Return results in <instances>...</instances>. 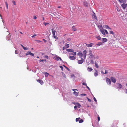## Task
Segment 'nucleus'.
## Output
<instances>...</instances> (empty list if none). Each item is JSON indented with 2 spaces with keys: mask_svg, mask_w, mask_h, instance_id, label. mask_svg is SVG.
Returning a JSON list of instances; mask_svg holds the SVG:
<instances>
[{
  "mask_svg": "<svg viewBox=\"0 0 127 127\" xmlns=\"http://www.w3.org/2000/svg\"><path fill=\"white\" fill-rule=\"evenodd\" d=\"M63 75L64 77V78L66 77V75L64 73L63 74Z\"/></svg>",
  "mask_w": 127,
  "mask_h": 127,
  "instance_id": "obj_45",
  "label": "nucleus"
},
{
  "mask_svg": "<svg viewBox=\"0 0 127 127\" xmlns=\"http://www.w3.org/2000/svg\"><path fill=\"white\" fill-rule=\"evenodd\" d=\"M110 79L112 82L114 83H115L116 82V80L114 77H110Z\"/></svg>",
  "mask_w": 127,
  "mask_h": 127,
  "instance_id": "obj_5",
  "label": "nucleus"
},
{
  "mask_svg": "<svg viewBox=\"0 0 127 127\" xmlns=\"http://www.w3.org/2000/svg\"><path fill=\"white\" fill-rule=\"evenodd\" d=\"M55 59L57 61L60 60L61 61H62V60L61 58L59 57L58 56H56L55 57Z\"/></svg>",
  "mask_w": 127,
  "mask_h": 127,
  "instance_id": "obj_8",
  "label": "nucleus"
},
{
  "mask_svg": "<svg viewBox=\"0 0 127 127\" xmlns=\"http://www.w3.org/2000/svg\"><path fill=\"white\" fill-rule=\"evenodd\" d=\"M36 36V34H34L33 36H32V38L34 37L35 36Z\"/></svg>",
  "mask_w": 127,
  "mask_h": 127,
  "instance_id": "obj_53",
  "label": "nucleus"
},
{
  "mask_svg": "<svg viewBox=\"0 0 127 127\" xmlns=\"http://www.w3.org/2000/svg\"><path fill=\"white\" fill-rule=\"evenodd\" d=\"M66 51H67L69 52H74V50L72 49H68L66 50Z\"/></svg>",
  "mask_w": 127,
  "mask_h": 127,
  "instance_id": "obj_22",
  "label": "nucleus"
},
{
  "mask_svg": "<svg viewBox=\"0 0 127 127\" xmlns=\"http://www.w3.org/2000/svg\"><path fill=\"white\" fill-rule=\"evenodd\" d=\"M106 82L107 83V84L109 85H110L111 84V81L108 78L106 79Z\"/></svg>",
  "mask_w": 127,
  "mask_h": 127,
  "instance_id": "obj_3",
  "label": "nucleus"
},
{
  "mask_svg": "<svg viewBox=\"0 0 127 127\" xmlns=\"http://www.w3.org/2000/svg\"><path fill=\"white\" fill-rule=\"evenodd\" d=\"M83 122V120L82 119H81L79 121V123H82Z\"/></svg>",
  "mask_w": 127,
  "mask_h": 127,
  "instance_id": "obj_35",
  "label": "nucleus"
},
{
  "mask_svg": "<svg viewBox=\"0 0 127 127\" xmlns=\"http://www.w3.org/2000/svg\"><path fill=\"white\" fill-rule=\"evenodd\" d=\"M109 33L110 34H112L113 35L114 34V33L113 31H109Z\"/></svg>",
  "mask_w": 127,
  "mask_h": 127,
  "instance_id": "obj_29",
  "label": "nucleus"
},
{
  "mask_svg": "<svg viewBox=\"0 0 127 127\" xmlns=\"http://www.w3.org/2000/svg\"><path fill=\"white\" fill-rule=\"evenodd\" d=\"M69 47V44H67L66 45H65V48H68Z\"/></svg>",
  "mask_w": 127,
  "mask_h": 127,
  "instance_id": "obj_36",
  "label": "nucleus"
},
{
  "mask_svg": "<svg viewBox=\"0 0 127 127\" xmlns=\"http://www.w3.org/2000/svg\"><path fill=\"white\" fill-rule=\"evenodd\" d=\"M89 56V58L91 59H95V57L94 55H93L92 53V50H89V53L88 54Z\"/></svg>",
  "mask_w": 127,
  "mask_h": 127,
  "instance_id": "obj_2",
  "label": "nucleus"
},
{
  "mask_svg": "<svg viewBox=\"0 0 127 127\" xmlns=\"http://www.w3.org/2000/svg\"><path fill=\"white\" fill-rule=\"evenodd\" d=\"M125 92L126 94H127V88L126 89Z\"/></svg>",
  "mask_w": 127,
  "mask_h": 127,
  "instance_id": "obj_62",
  "label": "nucleus"
},
{
  "mask_svg": "<svg viewBox=\"0 0 127 127\" xmlns=\"http://www.w3.org/2000/svg\"><path fill=\"white\" fill-rule=\"evenodd\" d=\"M91 63L92 64H94V62L93 60H91L90 61Z\"/></svg>",
  "mask_w": 127,
  "mask_h": 127,
  "instance_id": "obj_44",
  "label": "nucleus"
},
{
  "mask_svg": "<svg viewBox=\"0 0 127 127\" xmlns=\"http://www.w3.org/2000/svg\"><path fill=\"white\" fill-rule=\"evenodd\" d=\"M86 53L87 51L85 50H84L83 52V53L82 54L83 57L84 59H85L86 56Z\"/></svg>",
  "mask_w": 127,
  "mask_h": 127,
  "instance_id": "obj_4",
  "label": "nucleus"
},
{
  "mask_svg": "<svg viewBox=\"0 0 127 127\" xmlns=\"http://www.w3.org/2000/svg\"><path fill=\"white\" fill-rule=\"evenodd\" d=\"M37 81L41 85H42L43 84V82L42 80L38 79L37 80Z\"/></svg>",
  "mask_w": 127,
  "mask_h": 127,
  "instance_id": "obj_7",
  "label": "nucleus"
},
{
  "mask_svg": "<svg viewBox=\"0 0 127 127\" xmlns=\"http://www.w3.org/2000/svg\"><path fill=\"white\" fill-rule=\"evenodd\" d=\"M82 84L83 85H85V86H87V84H86V83H85V82H83L82 83Z\"/></svg>",
  "mask_w": 127,
  "mask_h": 127,
  "instance_id": "obj_49",
  "label": "nucleus"
},
{
  "mask_svg": "<svg viewBox=\"0 0 127 127\" xmlns=\"http://www.w3.org/2000/svg\"><path fill=\"white\" fill-rule=\"evenodd\" d=\"M81 95H83V96H86L87 95L85 94H81Z\"/></svg>",
  "mask_w": 127,
  "mask_h": 127,
  "instance_id": "obj_50",
  "label": "nucleus"
},
{
  "mask_svg": "<svg viewBox=\"0 0 127 127\" xmlns=\"http://www.w3.org/2000/svg\"><path fill=\"white\" fill-rule=\"evenodd\" d=\"M118 0L120 2L123 3L124 2V0Z\"/></svg>",
  "mask_w": 127,
  "mask_h": 127,
  "instance_id": "obj_38",
  "label": "nucleus"
},
{
  "mask_svg": "<svg viewBox=\"0 0 127 127\" xmlns=\"http://www.w3.org/2000/svg\"><path fill=\"white\" fill-rule=\"evenodd\" d=\"M93 18L94 19H95L96 20H97V19L96 16L95 15V14L94 15H93Z\"/></svg>",
  "mask_w": 127,
  "mask_h": 127,
  "instance_id": "obj_30",
  "label": "nucleus"
},
{
  "mask_svg": "<svg viewBox=\"0 0 127 127\" xmlns=\"http://www.w3.org/2000/svg\"><path fill=\"white\" fill-rule=\"evenodd\" d=\"M43 23L45 26H46L47 24H49V23H46L45 22H44Z\"/></svg>",
  "mask_w": 127,
  "mask_h": 127,
  "instance_id": "obj_40",
  "label": "nucleus"
},
{
  "mask_svg": "<svg viewBox=\"0 0 127 127\" xmlns=\"http://www.w3.org/2000/svg\"><path fill=\"white\" fill-rule=\"evenodd\" d=\"M5 4L7 8V9H8V5L7 3V2H5Z\"/></svg>",
  "mask_w": 127,
  "mask_h": 127,
  "instance_id": "obj_34",
  "label": "nucleus"
},
{
  "mask_svg": "<svg viewBox=\"0 0 127 127\" xmlns=\"http://www.w3.org/2000/svg\"><path fill=\"white\" fill-rule=\"evenodd\" d=\"M44 57L45 58H46L47 59H48V56H47V55L44 56Z\"/></svg>",
  "mask_w": 127,
  "mask_h": 127,
  "instance_id": "obj_48",
  "label": "nucleus"
},
{
  "mask_svg": "<svg viewBox=\"0 0 127 127\" xmlns=\"http://www.w3.org/2000/svg\"><path fill=\"white\" fill-rule=\"evenodd\" d=\"M100 27L102 28V29H101L100 30V32L103 35L106 36V34H107L108 33V32L107 31L106 29L104 30L102 28V25H101Z\"/></svg>",
  "mask_w": 127,
  "mask_h": 127,
  "instance_id": "obj_1",
  "label": "nucleus"
},
{
  "mask_svg": "<svg viewBox=\"0 0 127 127\" xmlns=\"http://www.w3.org/2000/svg\"><path fill=\"white\" fill-rule=\"evenodd\" d=\"M45 77H47L48 76V75H49V73L47 72L45 73Z\"/></svg>",
  "mask_w": 127,
  "mask_h": 127,
  "instance_id": "obj_31",
  "label": "nucleus"
},
{
  "mask_svg": "<svg viewBox=\"0 0 127 127\" xmlns=\"http://www.w3.org/2000/svg\"><path fill=\"white\" fill-rule=\"evenodd\" d=\"M74 94L76 96H77L78 95V93L76 91H74L73 92Z\"/></svg>",
  "mask_w": 127,
  "mask_h": 127,
  "instance_id": "obj_24",
  "label": "nucleus"
},
{
  "mask_svg": "<svg viewBox=\"0 0 127 127\" xmlns=\"http://www.w3.org/2000/svg\"><path fill=\"white\" fill-rule=\"evenodd\" d=\"M63 65L64 66V67L67 70H68V71H70V69L67 67L66 66H65L64 65Z\"/></svg>",
  "mask_w": 127,
  "mask_h": 127,
  "instance_id": "obj_32",
  "label": "nucleus"
},
{
  "mask_svg": "<svg viewBox=\"0 0 127 127\" xmlns=\"http://www.w3.org/2000/svg\"><path fill=\"white\" fill-rule=\"evenodd\" d=\"M87 98L88 99V101L89 102H91V101L90 99H89L88 98Z\"/></svg>",
  "mask_w": 127,
  "mask_h": 127,
  "instance_id": "obj_56",
  "label": "nucleus"
},
{
  "mask_svg": "<svg viewBox=\"0 0 127 127\" xmlns=\"http://www.w3.org/2000/svg\"><path fill=\"white\" fill-rule=\"evenodd\" d=\"M93 99L96 102H97V101L96 100V98L95 97H94V98H93Z\"/></svg>",
  "mask_w": 127,
  "mask_h": 127,
  "instance_id": "obj_52",
  "label": "nucleus"
},
{
  "mask_svg": "<svg viewBox=\"0 0 127 127\" xmlns=\"http://www.w3.org/2000/svg\"><path fill=\"white\" fill-rule=\"evenodd\" d=\"M83 5L86 7H88V3L87 2H83Z\"/></svg>",
  "mask_w": 127,
  "mask_h": 127,
  "instance_id": "obj_17",
  "label": "nucleus"
},
{
  "mask_svg": "<svg viewBox=\"0 0 127 127\" xmlns=\"http://www.w3.org/2000/svg\"><path fill=\"white\" fill-rule=\"evenodd\" d=\"M71 77H74V75H71Z\"/></svg>",
  "mask_w": 127,
  "mask_h": 127,
  "instance_id": "obj_63",
  "label": "nucleus"
},
{
  "mask_svg": "<svg viewBox=\"0 0 127 127\" xmlns=\"http://www.w3.org/2000/svg\"><path fill=\"white\" fill-rule=\"evenodd\" d=\"M98 121H99L100 120V118L99 116H98Z\"/></svg>",
  "mask_w": 127,
  "mask_h": 127,
  "instance_id": "obj_54",
  "label": "nucleus"
},
{
  "mask_svg": "<svg viewBox=\"0 0 127 127\" xmlns=\"http://www.w3.org/2000/svg\"><path fill=\"white\" fill-rule=\"evenodd\" d=\"M19 56L20 57H22L23 56L22 54L21 53H20L19 54Z\"/></svg>",
  "mask_w": 127,
  "mask_h": 127,
  "instance_id": "obj_43",
  "label": "nucleus"
},
{
  "mask_svg": "<svg viewBox=\"0 0 127 127\" xmlns=\"http://www.w3.org/2000/svg\"><path fill=\"white\" fill-rule=\"evenodd\" d=\"M80 119V117L76 118V121L77 122V121H78Z\"/></svg>",
  "mask_w": 127,
  "mask_h": 127,
  "instance_id": "obj_37",
  "label": "nucleus"
},
{
  "mask_svg": "<svg viewBox=\"0 0 127 127\" xmlns=\"http://www.w3.org/2000/svg\"><path fill=\"white\" fill-rule=\"evenodd\" d=\"M76 105L77 107L78 108H80L81 106V105L78 103H76Z\"/></svg>",
  "mask_w": 127,
  "mask_h": 127,
  "instance_id": "obj_26",
  "label": "nucleus"
},
{
  "mask_svg": "<svg viewBox=\"0 0 127 127\" xmlns=\"http://www.w3.org/2000/svg\"><path fill=\"white\" fill-rule=\"evenodd\" d=\"M121 6L124 9H125L127 6V4H122Z\"/></svg>",
  "mask_w": 127,
  "mask_h": 127,
  "instance_id": "obj_13",
  "label": "nucleus"
},
{
  "mask_svg": "<svg viewBox=\"0 0 127 127\" xmlns=\"http://www.w3.org/2000/svg\"><path fill=\"white\" fill-rule=\"evenodd\" d=\"M60 67L61 69L63 71L64 70V68L61 66H60Z\"/></svg>",
  "mask_w": 127,
  "mask_h": 127,
  "instance_id": "obj_42",
  "label": "nucleus"
},
{
  "mask_svg": "<svg viewBox=\"0 0 127 127\" xmlns=\"http://www.w3.org/2000/svg\"><path fill=\"white\" fill-rule=\"evenodd\" d=\"M102 41L103 42V43L106 42L108 41V40L107 39L105 38H102Z\"/></svg>",
  "mask_w": 127,
  "mask_h": 127,
  "instance_id": "obj_16",
  "label": "nucleus"
},
{
  "mask_svg": "<svg viewBox=\"0 0 127 127\" xmlns=\"http://www.w3.org/2000/svg\"><path fill=\"white\" fill-rule=\"evenodd\" d=\"M43 40L44 41V42H47V41L45 39H43Z\"/></svg>",
  "mask_w": 127,
  "mask_h": 127,
  "instance_id": "obj_57",
  "label": "nucleus"
},
{
  "mask_svg": "<svg viewBox=\"0 0 127 127\" xmlns=\"http://www.w3.org/2000/svg\"><path fill=\"white\" fill-rule=\"evenodd\" d=\"M95 58H96L97 59H98V56H96L95 57Z\"/></svg>",
  "mask_w": 127,
  "mask_h": 127,
  "instance_id": "obj_59",
  "label": "nucleus"
},
{
  "mask_svg": "<svg viewBox=\"0 0 127 127\" xmlns=\"http://www.w3.org/2000/svg\"><path fill=\"white\" fill-rule=\"evenodd\" d=\"M69 54L70 55H76V52H74L70 53Z\"/></svg>",
  "mask_w": 127,
  "mask_h": 127,
  "instance_id": "obj_18",
  "label": "nucleus"
},
{
  "mask_svg": "<svg viewBox=\"0 0 127 127\" xmlns=\"http://www.w3.org/2000/svg\"><path fill=\"white\" fill-rule=\"evenodd\" d=\"M86 46L87 47H91L94 45L93 43H92L90 44H86Z\"/></svg>",
  "mask_w": 127,
  "mask_h": 127,
  "instance_id": "obj_9",
  "label": "nucleus"
},
{
  "mask_svg": "<svg viewBox=\"0 0 127 127\" xmlns=\"http://www.w3.org/2000/svg\"><path fill=\"white\" fill-rule=\"evenodd\" d=\"M69 58L71 60H73L76 59V57L73 56H71L69 57Z\"/></svg>",
  "mask_w": 127,
  "mask_h": 127,
  "instance_id": "obj_12",
  "label": "nucleus"
},
{
  "mask_svg": "<svg viewBox=\"0 0 127 127\" xmlns=\"http://www.w3.org/2000/svg\"><path fill=\"white\" fill-rule=\"evenodd\" d=\"M53 35V36L55 38V39H58V37H57L56 36H55V35Z\"/></svg>",
  "mask_w": 127,
  "mask_h": 127,
  "instance_id": "obj_39",
  "label": "nucleus"
},
{
  "mask_svg": "<svg viewBox=\"0 0 127 127\" xmlns=\"http://www.w3.org/2000/svg\"><path fill=\"white\" fill-rule=\"evenodd\" d=\"M78 55L79 57L80 58H82L83 56L81 52H79V53H78L77 54Z\"/></svg>",
  "mask_w": 127,
  "mask_h": 127,
  "instance_id": "obj_11",
  "label": "nucleus"
},
{
  "mask_svg": "<svg viewBox=\"0 0 127 127\" xmlns=\"http://www.w3.org/2000/svg\"><path fill=\"white\" fill-rule=\"evenodd\" d=\"M87 71L89 72H91L93 70V69L91 68L88 67L87 69Z\"/></svg>",
  "mask_w": 127,
  "mask_h": 127,
  "instance_id": "obj_23",
  "label": "nucleus"
},
{
  "mask_svg": "<svg viewBox=\"0 0 127 127\" xmlns=\"http://www.w3.org/2000/svg\"><path fill=\"white\" fill-rule=\"evenodd\" d=\"M26 55H31L32 56H34V54L31 53V52L30 51H28L26 53Z\"/></svg>",
  "mask_w": 127,
  "mask_h": 127,
  "instance_id": "obj_6",
  "label": "nucleus"
},
{
  "mask_svg": "<svg viewBox=\"0 0 127 127\" xmlns=\"http://www.w3.org/2000/svg\"><path fill=\"white\" fill-rule=\"evenodd\" d=\"M52 33L53 35H55L56 31L54 29H52Z\"/></svg>",
  "mask_w": 127,
  "mask_h": 127,
  "instance_id": "obj_14",
  "label": "nucleus"
},
{
  "mask_svg": "<svg viewBox=\"0 0 127 127\" xmlns=\"http://www.w3.org/2000/svg\"><path fill=\"white\" fill-rule=\"evenodd\" d=\"M103 44V43L101 42H99L98 43L96 44V45L97 46H100L102 45Z\"/></svg>",
  "mask_w": 127,
  "mask_h": 127,
  "instance_id": "obj_21",
  "label": "nucleus"
},
{
  "mask_svg": "<svg viewBox=\"0 0 127 127\" xmlns=\"http://www.w3.org/2000/svg\"><path fill=\"white\" fill-rule=\"evenodd\" d=\"M23 48L24 50H26L28 49L27 48L25 47H23Z\"/></svg>",
  "mask_w": 127,
  "mask_h": 127,
  "instance_id": "obj_41",
  "label": "nucleus"
},
{
  "mask_svg": "<svg viewBox=\"0 0 127 127\" xmlns=\"http://www.w3.org/2000/svg\"><path fill=\"white\" fill-rule=\"evenodd\" d=\"M101 73H102L103 74H106L108 73V72L106 70H105V72L104 73V72L102 71H101Z\"/></svg>",
  "mask_w": 127,
  "mask_h": 127,
  "instance_id": "obj_28",
  "label": "nucleus"
},
{
  "mask_svg": "<svg viewBox=\"0 0 127 127\" xmlns=\"http://www.w3.org/2000/svg\"><path fill=\"white\" fill-rule=\"evenodd\" d=\"M95 65L96 66V67L97 68H99V66L96 63H95Z\"/></svg>",
  "mask_w": 127,
  "mask_h": 127,
  "instance_id": "obj_33",
  "label": "nucleus"
},
{
  "mask_svg": "<svg viewBox=\"0 0 127 127\" xmlns=\"http://www.w3.org/2000/svg\"><path fill=\"white\" fill-rule=\"evenodd\" d=\"M37 18V17H36V16H34V17H33V19H36Z\"/></svg>",
  "mask_w": 127,
  "mask_h": 127,
  "instance_id": "obj_55",
  "label": "nucleus"
},
{
  "mask_svg": "<svg viewBox=\"0 0 127 127\" xmlns=\"http://www.w3.org/2000/svg\"><path fill=\"white\" fill-rule=\"evenodd\" d=\"M15 53L16 54H18V52L17 50H16L15 51Z\"/></svg>",
  "mask_w": 127,
  "mask_h": 127,
  "instance_id": "obj_51",
  "label": "nucleus"
},
{
  "mask_svg": "<svg viewBox=\"0 0 127 127\" xmlns=\"http://www.w3.org/2000/svg\"><path fill=\"white\" fill-rule=\"evenodd\" d=\"M96 38L98 40H100L101 39V37L99 36H96Z\"/></svg>",
  "mask_w": 127,
  "mask_h": 127,
  "instance_id": "obj_25",
  "label": "nucleus"
},
{
  "mask_svg": "<svg viewBox=\"0 0 127 127\" xmlns=\"http://www.w3.org/2000/svg\"><path fill=\"white\" fill-rule=\"evenodd\" d=\"M95 72L94 75L95 76H97L98 75V72L97 70H95Z\"/></svg>",
  "mask_w": 127,
  "mask_h": 127,
  "instance_id": "obj_20",
  "label": "nucleus"
},
{
  "mask_svg": "<svg viewBox=\"0 0 127 127\" xmlns=\"http://www.w3.org/2000/svg\"><path fill=\"white\" fill-rule=\"evenodd\" d=\"M12 2L14 5H16V2L14 1H13Z\"/></svg>",
  "mask_w": 127,
  "mask_h": 127,
  "instance_id": "obj_47",
  "label": "nucleus"
},
{
  "mask_svg": "<svg viewBox=\"0 0 127 127\" xmlns=\"http://www.w3.org/2000/svg\"><path fill=\"white\" fill-rule=\"evenodd\" d=\"M86 87L89 90H90V88L88 86H87Z\"/></svg>",
  "mask_w": 127,
  "mask_h": 127,
  "instance_id": "obj_60",
  "label": "nucleus"
},
{
  "mask_svg": "<svg viewBox=\"0 0 127 127\" xmlns=\"http://www.w3.org/2000/svg\"><path fill=\"white\" fill-rule=\"evenodd\" d=\"M44 61L43 60H39L40 62H42Z\"/></svg>",
  "mask_w": 127,
  "mask_h": 127,
  "instance_id": "obj_58",
  "label": "nucleus"
},
{
  "mask_svg": "<svg viewBox=\"0 0 127 127\" xmlns=\"http://www.w3.org/2000/svg\"><path fill=\"white\" fill-rule=\"evenodd\" d=\"M117 85H118V86L117 87L118 88H119V89H120L122 88V86L121 84L118 83L117 84Z\"/></svg>",
  "mask_w": 127,
  "mask_h": 127,
  "instance_id": "obj_15",
  "label": "nucleus"
},
{
  "mask_svg": "<svg viewBox=\"0 0 127 127\" xmlns=\"http://www.w3.org/2000/svg\"><path fill=\"white\" fill-rule=\"evenodd\" d=\"M73 91H74V90H77V89H73Z\"/></svg>",
  "mask_w": 127,
  "mask_h": 127,
  "instance_id": "obj_64",
  "label": "nucleus"
},
{
  "mask_svg": "<svg viewBox=\"0 0 127 127\" xmlns=\"http://www.w3.org/2000/svg\"><path fill=\"white\" fill-rule=\"evenodd\" d=\"M65 47H64H64H63V50H64V49H65Z\"/></svg>",
  "mask_w": 127,
  "mask_h": 127,
  "instance_id": "obj_61",
  "label": "nucleus"
},
{
  "mask_svg": "<svg viewBox=\"0 0 127 127\" xmlns=\"http://www.w3.org/2000/svg\"><path fill=\"white\" fill-rule=\"evenodd\" d=\"M72 30L73 31H76L77 29L76 28L75 26H73L72 27Z\"/></svg>",
  "mask_w": 127,
  "mask_h": 127,
  "instance_id": "obj_19",
  "label": "nucleus"
},
{
  "mask_svg": "<svg viewBox=\"0 0 127 127\" xmlns=\"http://www.w3.org/2000/svg\"><path fill=\"white\" fill-rule=\"evenodd\" d=\"M105 27L106 28V29H109L110 30H111V29L110 27L109 26H108L107 25H106L105 26Z\"/></svg>",
  "mask_w": 127,
  "mask_h": 127,
  "instance_id": "obj_27",
  "label": "nucleus"
},
{
  "mask_svg": "<svg viewBox=\"0 0 127 127\" xmlns=\"http://www.w3.org/2000/svg\"><path fill=\"white\" fill-rule=\"evenodd\" d=\"M81 59L80 60H79L78 61V63L79 64H81L83 63L84 62V60L81 58Z\"/></svg>",
  "mask_w": 127,
  "mask_h": 127,
  "instance_id": "obj_10",
  "label": "nucleus"
},
{
  "mask_svg": "<svg viewBox=\"0 0 127 127\" xmlns=\"http://www.w3.org/2000/svg\"><path fill=\"white\" fill-rule=\"evenodd\" d=\"M36 41L38 43L42 42L41 41H40V40H36Z\"/></svg>",
  "mask_w": 127,
  "mask_h": 127,
  "instance_id": "obj_46",
  "label": "nucleus"
}]
</instances>
